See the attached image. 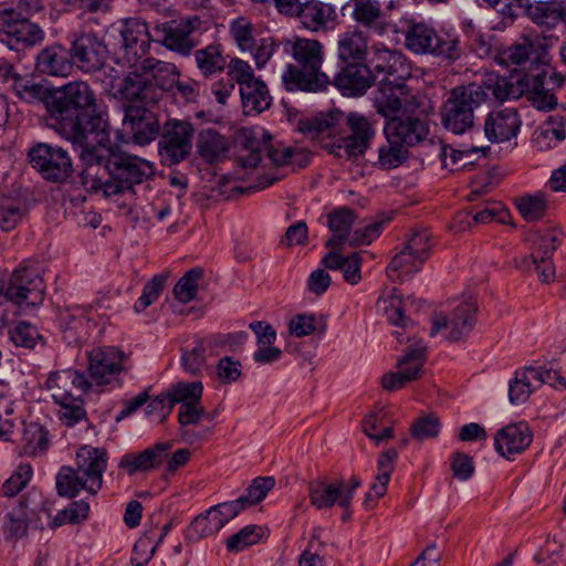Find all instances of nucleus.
<instances>
[{
	"mask_svg": "<svg viewBox=\"0 0 566 566\" xmlns=\"http://www.w3.org/2000/svg\"><path fill=\"white\" fill-rule=\"evenodd\" d=\"M562 237V232L556 229L537 231L532 243L531 255L523 258L518 266L528 270L533 265L542 282L549 283L554 281L555 266L552 256L560 244Z\"/></svg>",
	"mask_w": 566,
	"mask_h": 566,
	"instance_id": "4468645a",
	"label": "nucleus"
},
{
	"mask_svg": "<svg viewBox=\"0 0 566 566\" xmlns=\"http://www.w3.org/2000/svg\"><path fill=\"white\" fill-rule=\"evenodd\" d=\"M230 32L238 48L244 52L252 49L258 40L254 35L253 24L244 18H239L231 23Z\"/></svg>",
	"mask_w": 566,
	"mask_h": 566,
	"instance_id": "0e129e2a",
	"label": "nucleus"
},
{
	"mask_svg": "<svg viewBox=\"0 0 566 566\" xmlns=\"http://www.w3.org/2000/svg\"><path fill=\"white\" fill-rule=\"evenodd\" d=\"M343 479L331 482L316 480L308 485V497L311 504L317 510H328L335 504L340 506L343 495Z\"/></svg>",
	"mask_w": 566,
	"mask_h": 566,
	"instance_id": "473e14b6",
	"label": "nucleus"
},
{
	"mask_svg": "<svg viewBox=\"0 0 566 566\" xmlns=\"http://www.w3.org/2000/svg\"><path fill=\"white\" fill-rule=\"evenodd\" d=\"M9 80H12V88L18 97L27 102H32L41 98L44 92L43 85L33 82V80L23 77L12 70V74L9 75Z\"/></svg>",
	"mask_w": 566,
	"mask_h": 566,
	"instance_id": "680f3d73",
	"label": "nucleus"
},
{
	"mask_svg": "<svg viewBox=\"0 0 566 566\" xmlns=\"http://www.w3.org/2000/svg\"><path fill=\"white\" fill-rule=\"evenodd\" d=\"M510 17L526 15L533 23L546 30L562 24V0H513L506 6Z\"/></svg>",
	"mask_w": 566,
	"mask_h": 566,
	"instance_id": "aec40b11",
	"label": "nucleus"
},
{
	"mask_svg": "<svg viewBox=\"0 0 566 566\" xmlns=\"http://www.w3.org/2000/svg\"><path fill=\"white\" fill-rule=\"evenodd\" d=\"M389 85V90H382V83H379L378 96L376 97V107L379 114L389 120L398 119L396 116L401 111L403 103L407 102L408 88L403 81V88L398 90Z\"/></svg>",
	"mask_w": 566,
	"mask_h": 566,
	"instance_id": "58836bf2",
	"label": "nucleus"
},
{
	"mask_svg": "<svg viewBox=\"0 0 566 566\" xmlns=\"http://www.w3.org/2000/svg\"><path fill=\"white\" fill-rule=\"evenodd\" d=\"M166 280V274H158L146 283V285L143 289L140 297L136 301L134 305V310L136 313L144 312L148 306L154 304L159 298L165 287Z\"/></svg>",
	"mask_w": 566,
	"mask_h": 566,
	"instance_id": "052dcab7",
	"label": "nucleus"
},
{
	"mask_svg": "<svg viewBox=\"0 0 566 566\" xmlns=\"http://www.w3.org/2000/svg\"><path fill=\"white\" fill-rule=\"evenodd\" d=\"M117 32L118 59L127 66H136L149 50L150 34L146 22L130 18L125 20Z\"/></svg>",
	"mask_w": 566,
	"mask_h": 566,
	"instance_id": "2eb2a0df",
	"label": "nucleus"
},
{
	"mask_svg": "<svg viewBox=\"0 0 566 566\" xmlns=\"http://www.w3.org/2000/svg\"><path fill=\"white\" fill-rule=\"evenodd\" d=\"M203 272L200 268H195L185 273L174 287L176 300L181 303H188L195 300L198 291V283L202 279Z\"/></svg>",
	"mask_w": 566,
	"mask_h": 566,
	"instance_id": "4d7b16f0",
	"label": "nucleus"
},
{
	"mask_svg": "<svg viewBox=\"0 0 566 566\" xmlns=\"http://www.w3.org/2000/svg\"><path fill=\"white\" fill-rule=\"evenodd\" d=\"M367 66L375 76L382 75L380 83L385 91L389 90L391 84L392 87L402 90L403 81L410 76V66L406 57L399 51L389 49L384 43H375L370 46Z\"/></svg>",
	"mask_w": 566,
	"mask_h": 566,
	"instance_id": "9b49d317",
	"label": "nucleus"
},
{
	"mask_svg": "<svg viewBox=\"0 0 566 566\" xmlns=\"http://www.w3.org/2000/svg\"><path fill=\"white\" fill-rule=\"evenodd\" d=\"M484 104V93L475 83L453 87L441 107L442 126L454 135L473 132L475 109Z\"/></svg>",
	"mask_w": 566,
	"mask_h": 566,
	"instance_id": "39448f33",
	"label": "nucleus"
},
{
	"mask_svg": "<svg viewBox=\"0 0 566 566\" xmlns=\"http://www.w3.org/2000/svg\"><path fill=\"white\" fill-rule=\"evenodd\" d=\"M124 353L115 347H98L88 354V373L92 385H106L120 373Z\"/></svg>",
	"mask_w": 566,
	"mask_h": 566,
	"instance_id": "5701e85b",
	"label": "nucleus"
},
{
	"mask_svg": "<svg viewBox=\"0 0 566 566\" xmlns=\"http://www.w3.org/2000/svg\"><path fill=\"white\" fill-rule=\"evenodd\" d=\"M403 34L406 48L413 53L432 54L450 61L460 59L462 54L458 35L438 34L426 23L410 21Z\"/></svg>",
	"mask_w": 566,
	"mask_h": 566,
	"instance_id": "0eeeda50",
	"label": "nucleus"
},
{
	"mask_svg": "<svg viewBox=\"0 0 566 566\" xmlns=\"http://www.w3.org/2000/svg\"><path fill=\"white\" fill-rule=\"evenodd\" d=\"M78 474L87 484V492L96 494L103 485V474L107 468V452L102 448L84 446L76 452Z\"/></svg>",
	"mask_w": 566,
	"mask_h": 566,
	"instance_id": "4be33fe9",
	"label": "nucleus"
},
{
	"mask_svg": "<svg viewBox=\"0 0 566 566\" xmlns=\"http://www.w3.org/2000/svg\"><path fill=\"white\" fill-rule=\"evenodd\" d=\"M385 135L397 138L405 147H412L422 143L428 134L427 122L418 117L388 120L384 128Z\"/></svg>",
	"mask_w": 566,
	"mask_h": 566,
	"instance_id": "c756f323",
	"label": "nucleus"
},
{
	"mask_svg": "<svg viewBox=\"0 0 566 566\" xmlns=\"http://www.w3.org/2000/svg\"><path fill=\"white\" fill-rule=\"evenodd\" d=\"M90 504L84 501H74L66 509L60 511L53 518V526L63 524H80L88 517Z\"/></svg>",
	"mask_w": 566,
	"mask_h": 566,
	"instance_id": "e2e57ef3",
	"label": "nucleus"
},
{
	"mask_svg": "<svg viewBox=\"0 0 566 566\" xmlns=\"http://www.w3.org/2000/svg\"><path fill=\"white\" fill-rule=\"evenodd\" d=\"M475 85L484 93V103L490 95L497 102H504L516 96L512 82L499 74L490 73L481 83H475Z\"/></svg>",
	"mask_w": 566,
	"mask_h": 566,
	"instance_id": "37998d69",
	"label": "nucleus"
},
{
	"mask_svg": "<svg viewBox=\"0 0 566 566\" xmlns=\"http://www.w3.org/2000/svg\"><path fill=\"white\" fill-rule=\"evenodd\" d=\"M244 509L238 500L219 503L208 510L214 526L221 530L227 523L238 516Z\"/></svg>",
	"mask_w": 566,
	"mask_h": 566,
	"instance_id": "338daca9",
	"label": "nucleus"
},
{
	"mask_svg": "<svg viewBox=\"0 0 566 566\" xmlns=\"http://www.w3.org/2000/svg\"><path fill=\"white\" fill-rule=\"evenodd\" d=\"M533 381L535 380L531 373V367H524L516 370L514 377L509 382L510 402L512 405L526 402L537 387Z\"/></svg>",
	"mask_w": 566,
	"mask_h": 566,
	"instance_id": "79ce46f5",
	"label": "nucleus"
},
{
	"mask_svg": "<svg viewBox=\"0 0 566 566\" xmlns=\"http://www.w3.org/2000/svg\"><path fill=\"white\" fill-rule=\"evenodd\" d=\"M56 491L60 496L73 499L82 490L87 492V484L72 467H62L56 474Z\"/></svg>",
	"mask_w": 566,
	"mask_h": 566,
	"instance_id": "de8ad7c7",
	"label": "nucleus"
},
{
	"mask_svg": "<svg viewBox=\"0 0 566 566\" xmlns=\"http://www.w3.org/2000/svg\"><path fill=\"white\" fill-rule=\"evenodd\" d=\"M87 308L83 306H73L61 314V325L65 338L71 342H77L82 337V332L88 324L86 318Z\"/></svg>",
	"mask_w": 566,
	"mask_h": 566,
	"instance_id": "49530a36",
	"label": "nucleus"
},
{
	"mask_svg": "<svg viewBox=\"0 0 566 566\" xmlns=\"http://www.w3.org/2000/svg\"><path fill=\"white\" fill-rule=\"evenodd\" d=\"M296 11L294 17L306 30L312 32L333 30L337 23L335 7L319 0H306Z\"/></svg>",
	"mask_w": 566,
	"mask_h": 566,
	"instance_id": "cd10ccee",
	"label": "nucleus"
},
{
	"mask_svg": "<svg viewBox=\"0 0 566 566\" xmlns=\"http://www.w3.org/2000/svg\"><path fill=\"white\" fill-rule=\"evenodd\" d=\"M96 78L102 83L103 88L114 98L125 102L138 101V92L145 82L140 80L139 71H132L124 75L120 66H113L103 63V66L96 70Z\"/></svg>",
	"mask_w": 566,
	"mask_h": 566,
	"instance_id": "6ab92c4d",
	"label": "nucleus"
},
{
	"mask_svg": "<svg viewBox=\"0 0 566 566\" xmlns=\"http://www.w3.org/2000/svg\"><path fill=\"white\" fill-rule=\"evenodd\" d=\"M70 52L73 65L86 73L101 69L107 56L106 45L94 33L76 35Z\"/></svg>",
	"mask_w": 566,
	"mask_h": 566,
	"instance_id": "412c9836",
	"label": "nucleus"
},
{
	"mask_svg": "<svg viewBox=\"0 0 566 566\" xmlns=\"http://www.w3.org/2000/svg\"><path fill=\"white\" fill-rule=\"evenodd\" d=\"M24 212V203L18 197L2 196L0 197V227L4 231H10L22 219Z\"/></svg>",
	"mask_w": 566,
	"mask_h": 566,
	"instance_id": "603ef678",
	"label": "nucleus"
},
{
	"mask_svg": "<svg viewBox=\"0 0 566 566\" xmlns=\"http://www.w3.org/2000/svg\"><path fill=\"white\" fill-rule=\"evenodd\" d=\"M516 208L528 222L543 218L547 210V200L542 192L526 195L516 199Z\"/></svg>",
	"mask_w": 566,
	"mask_h": 566,
	"instance_id": "6e6d98bb",
	"label": "nucleus"
},
{
	"mask_svg": "<svg viewBox=\"0 0 566 566\" xmlns=\"http://www.w3.org/2000/svg\"><path fill=\"white\" fill-rule=\"evenodd\" d=\"M427 347L422 343L413 344L409 350L398 359V370L410 377L413 381L421 377L427 358Z\"/></svg>",
	"mask_w": 566,
	"mask_h": 566,
	"instance_id": "a18cd8bd",
	"label": "nucleus"
},
{
	"mask_svg": "<svg viewBox=\"0 0 566 566\" xmlns=\"http://www.w3.org/2000/svg\"><path fill=\"white\" fill-rule=\"evenodd\" d=\"M172 448L170 441L158 442L142 452H130L120 458L119 468L125 470L128 475L137 472H147L157 469L167 459L169 450Z\"/></svg>",
	"mask_w": 566,
	"mask_h": 566,
	"instance_id": "c85d7f7f",
	"label": "nucleus"
},
{
	"mask_svg": "<svg viewBox=\"0 0 566 566\" xmlns=\"http://www.w3.org/2000/svg\"><path fill=\"white\" fill-rule=\"evenodd\" d=\"M193 127L186 120H170L158 143L161 163L172 166L185 160L192 149Z\"/></svg>",
	"mask_w": 566,
	"mask_h": 566,
	"instance_id": "f3484780",
	"label": "nucleus"
},
{
	"mask_svg": "<svg viewBox=\"0 0 566 566\" xmlns=\"http://www.w3.org/2000/svg\"><path fill=\"white\" fill-rule=\"evenodd\" d=\"M45 386L54 403L57 416L67 427H73L86 418L82 396L92 388V381L83 371L67 368L49 375Z\"/></svg>",
	"mask_w": 566,
	"mask_h": 566,
	"instance_id": "20e7f679",
	"label": "nucleus"
},
{
	"mask_svg": "<svg viewBox=\"0 0 566 566\" xmlns=\"http://www.w3.org/2000/svg\"><path fill=\"white\" fill-rule=\"evenodd\" d=\"M95 96L87 83L70 82L46 102L50 126L77 150L87 143L108 142L107 120L101 113L80 111L94 104Z\"/></svg>",
	"mask_w": 566,
	"mask_h": 566,
	"instance_id": "f03ea898",
	"label": "nucleus"
},
{
	"mask_svg": "<svg viewBox=\"0 0 566 566\" xmlns=\"http://www.w3.org/2000/svg\"><path fill=\"white\" fill-rule=\"evenodd\" d=\"M195 60L198 69L205 76L221 72L226 66V59L220 44H209L196 51Z\"/></svg>",
	"mask_w": 566,
	"mask_h": 566,
	"instance_id": "c03bdc74",
	"label": "nucleus"
},
{
	"mask_svg": "<svg viewBox=\"0 0 566 566\" xmlns=\"http://www.w3.org/2000/svg\"><path fill=\"white\" fill-rule=\"evenodd\" d=\"M348 7L352 8V18L356 23L378 33L384 32L386 23L380 21L382 11L378 0H349Z\"/></svg>",
	"mask_w": 566,
	"mask_h": 566,
	"instance_id": "e433bc0d",
	"label": "nucleus"
},
{
	"mask_svg": "<svg viewBox=\"0 0 566 566\" xmlns=\"http://www.w3.org/2000/svg\"><path fill=\"white\" fill-rule=\"evenodd\" d=\"M0 386L2 387L0 391V439L7 440L15 427L17 418L12 417L14 401L8 397L10 391L8 384L0 381Z\"/></svg>",
	"mask_w": 566,
	"mask_h": 566,
	"instance_id": "13d9d810",
	"label": "nucleus"
},
{
	"mask_svg": "<svg viewBox=\"0 0 566 566\" xmlns=\"http://www.w3.org/2000/svg\"><path fill=\"white\" fill-rule=\"evenodd\" d=\"M424 262L426 261L421 258L410 253L406 249H402L392 258L391 262L387 266L388 276L391 280L403 281L413 273L420 271Z\"/></svg>",
	"mask_w": 566,
	"mask_h": 566,
	"instance_id": "a19ab883",
	"label": "nucleus"
},
{
	"mask_svg": "<svg viewBox=\"0 0 566 566\" xmlns=\"http://www.w3.org/2000/svg\"><path fill=\"white\" fill-rule=\"evenodd\" d=\"M344 113L340 111H331L328 113H321L310 119L300 122V129L303 133L322 135L326 134L333 137L337 134V127L343 124Z\"/></svg>",
	"mask_w": 566,
	"mask_h": 566,
	"instance_id": "ea45409f",
	"label": "nucleus"
},
{
	"mask_svg": "<svg viewBox=\"0 0 566 566\" xmlns=\"http://www.w3.org/2000/svg\"><path fill=\"white\" fill-rule=\"evenodd\" d=\"M23 451L29 455L43 453L49 448V433L36 422H30L23 432Z\"/></svg>",
	"mask_w": 566,
	"mask_h": 566,
	"instance_id": "5fc2aeb1",
	"label": "nucleus"
},
{
	"mask_svg": "<svg viewBox=\"0 0 566 566\" xmlns=\"http://www.w3.org/2000/svg\"><path fill=\"white\" fill-rule=\"evenodd\" d=\"M343 123L356 139L359 140L354 142L349 146L347 145V150H350L352 154H365L376 135L374 124L364 115L355 112H350L347 115L344 114Z\"/></svg>",
	"mask_w": 566,
	"mask_h": 566,
	"instance_id": "72a5a7b5",
	"label": "nucleus"
},
{
	"mask_svg": "<svg viewBox=\"0 0 566 566\" xmlns=\"http://www.w3.org/2000/svg\"><path fill=\"white\" fill-rule=\"evenodd\" d=\"M369 50L368 36L357 28L337 38V59L340 63L367 62Z\"/></svg>",
	"mask_w": 566,
	"mask_h": 566,
	"instance_id": "7c9ffc66",
	"label": "nucleus"
},
{
	"mask_svg": "<svg viewBox=\"0 0 566 566\" xmlns=\"http://www.w3.org/2000/svg\"><path fill=\"white\" fill-rule=\"evenodd\" d=\"M153 106L146 105L142 101L127 102L124 105L123 126L135 144H149L159 134L160 124L151 112Z\"/></svg>",
	"mask_w": 566,
	"mask_h": 566,
	"instance_id": "a211bd4d",
	"label": "nucleus"
},
{
	"mask_svg": "<svg viewBox=\"0 0 566 566\" xmlns=\"http://www.w3.org/2000/svg\"><path fill=\"white\" fill-rule=\"evenodd\" d=\"M44 282L34 268L20 266L8 282L0 286V293L6 301L18 306H38L44 300Z\"/></svg>",
	"mask_w": 566,
	"mask_h": 566,
	"instance_id": "f8f14e48",
	"label": "nucleus"
},
{
	"mask_svg": "<svg viewBox=\"0 0 566 566\" xmlns=\"http://www.w3.org/2000/svg\"><path fill=\"white\" fill-rule=\"evenodd\" d=\"M228 75L239 85L244 114H260L271 106L272 97L266 84L254 75L248 62L241 59L231 60Z\"/></svg>",
	"mask_w": 566,
	"mask_h": 566,
	"instance_id": "1a4fd4ad",
	"label": "nucleus"
},
{
	"mask_svg": "<svg viewBox=\"0 0 566 566\" xmlns=\"http://www.w3.org/2000/svg\"><path fill=\"white\" fill-rule=\"evenodd\" d=\"M377 308L397 327L394 335L399 343L409 342L415 337L413 323L405 315L403 300L396 289L378 298Z\"/></svg>",
	"mask_w": 566,
	"mask_h": 566,
	"instance_id": "393cba45",
	"label": "nucleus"
},
{
	"mask_svg": "<svg viewBox=\"0 0 566 566\" xmlns=\"http://www.w3.org/2000/svg\"><path fill=\"white\" fill-rule=\"evenodd\" d=\"M385 136L386 142L378 148V164L386 169L396 168L406 158V147L397 138Z\"/></svg>",
	"mask_w": 566,
	"mask_h": 566,
	"instance_id": "864d4df0",
	"label": "nucleus"
},
{
	"mask_svg": "<svg viewBox=\"0 0 566 566\" xmlns=\"http://www.w3.org/2000/svg\"><path fill=\"white\" fill-rule=\"evenodd\" d=\"M284 53L291 55L296 64H287L282 73V84L289 92H324L331 80L322 72L324 46L315 39L289 38L280 42Z\"/></svg>",
	"mask_w": 566,
	"mask_h": 566,
	"instance_id": "7ed1b4c3",
	"label": "nucleus"
},
{
	"mask_svg": "<svg viewBox=\"0 0 566 566\" xmlns=\"http://www.w3.org/2000/svg\"><path fill=\"white\" fill-rule=\"evenodd\" d=\"M9 338L18 347L32 349L42 340L38 327L27 321H17L9 328Z\"/></svg>",
	"mask_w": 566,
	"mask_h": 566,
	"instance_id": "3c124183",
	"label": "nucleus"
},
{
	"mask_svg": "<svg viewBox=\"0 0 566 566\" xmlns=\"http://www.w3.org/2000/svg\"><path fill=\"white\" fill-rule=\"evenodd\" d=\"M532 440L533 432L526 422L510 423L495 433L494 448L501 457L512 460L524 452Z\"/></svg>",
	"mask_w": 566,
	"mask_h": 566,
	"instance_id": "a878e982",
	"label": "nucleus"
},
{
	"mask_svg": "<svg viewBox=\"0 0 566 566\" xmlns=\"http://www.w3.org/2000/svg\"><path fill=\"white\" fill-rule=\"evenodd\" d=\"M32 474L33 471L30 464H20L12 475L3 483L1 489L2 494L8 497L17 495L27 486Z\"/></svg>",
	"mask_w": 566,
	"mask_h": 566,
	"instance_id": "69168bd1",
	"label": "nucleus"
},
{
	"mask_svg": "<svg viewBox=\"0 0 566 566\" xmlns=\"http://www.w3.org/2000/svg\"><path fill=\"white\" fill-rule=\"evenodd\" d=\"M24 3H0V41L17 52L40 43L43 31L23 13Z\"/></svg>",
	"mask_w": 566,
	"mask_h": 566,
	"instance_id": "423d86ee",
	"label": "nucleus"
},
{
	"mask_svg": "<svg viewBox=\"0 0 566 566\" xmlns=\"http://www.w3.org/2000/svg\"><path fill=\"white\" fill-rule=\"evenodd\" d=\"M534 48L528 39L512 44L502 52L501 61L506 65H522L527 62Z\"/></svg>",
	"mask_w": 566,
	"mask_h": 566,
	"instance_id": "774afa93",
	"label": "nucleus"
},
{
	"mask_svg": "<svg viewBox=\"0 0 566 566\" xmlns=\"http://www.w3.org/2000/svg\"><path fill=\"white\" fill-rule=\"evenodd\" d=\"M521 127L516 108L505 107L490 112L484 119V135L491 143H503L515 137Z\"/></svg>",
	"mask_w": 566,
	"mask_h": 566,
	"instance_id": "bb28decb",
	"label": "nucleus"
},
{
	"mask_svg": "<svg viewBox=\"0 0 566 566\" xmlns=\"http://www.w3.org/2000/svg\"><path fill=\"white\" fill-rule=\"evenodd\" d=\"M340 70L334 77V85L346 96H361L375 83L367 62L340 63Z\"/></svg>",
	"mask_w": 566,
	"mask_h": 566,
	"instance_id": "b1692460",
	"label": "nucleus"
},
{
	"mask_svg": "<svg viewBox=\"0 0 566 566\" xmlns=\"http://www.w3.org/2000/svg\"><path fill=\"white\" fill-rule=\"evenodd\" d=\"M174 405L180 406L201 402L203 386L200 380L179 381L170 386L167 391Z\"/></svg>",
	"mask_w": 566,
	"mask_h": 566,
	"instance_id": "8fccbe9b",
	"label": "nucleus"
},
{
	"mask_svg": "<svg viewBox=\"0 0 566 566\" xmlns=\"http://www.w3.org/2000/svg\"><path fill=\"white\" fill-rule=\"evenodd\" d=\"M35 67L45 75L67 76L73 70L71 52L62 45L46 46L39 52Z\"/></svg>",
	"mask_w": 566,
	"mask_h": 566,
	"instance_id": "2f4dec72",
	"label": "nucleus"
},
{
	"mask_svg": "<svg viewBox=\"0 0 566 566\" xmlns=\"http://www.w3.org/2000/svg\"><path fill=\"white\" fill-rule=\"evenodd\" d=\"M546 72L525 75L521 83H525L524 93L531 104L538 111L548 112L557 105L556 96L545 87Z\"/></svg>",
	"mask_w": 566,
	"mask_h": 566,
	"instance_id": "f704fd0d",
	"label": "nucleus"
},
{
	"mask_svg": "<svg viewBox=\"0 0 566 566\" xmlns=\"http://www.w3.org/2000/svg\"><path fill=\"white\" fill-rule=\"evenodd\" d=\"M136 71H139L140 80L145 82L138 92V101L146 105H156L165 92L174 90L180 73L178 67L170 62L155 57L144 59Z\"/></svg>",
	"mask_w": 566,
	"mask_h": 566,
	"instance_id": "9d476101",
	"label": "nucleus"
},
{
	"mask_svg": "<svg viewBox=\"0 0 566 566\" xmlns=\"http://www.w3.org/2000/svg\"><path fill=\"white\" fill-rule=\"evenodd\" d=\"M356 216L354 211L347 207L338 208L327 216V226L333 232V237L328 239L326 245L331 249L339 248L344 241H348L349 230L354 224Z\"/></svg>",
	"mask_w": 566,
	"mask_h": 566,
	"instance_id": "4c0bfd02",
	"label": "nucleus"
},
{
	"mask_svg": "<svg viewBox=\"0 0 566 566\" xmlns=\"http://www.w3.org/2000/svg\"><path fill=\"white\" fill-rule=\"evenodd\" d=\"M29 158L32 167L46 180L62 182L72 175V160L60 146L40 143L29 150Z\"/></svg>",
	"mask_w": 566,
	"mask_h": 566,
	"instance_id": "dca6fc26",
	"label": "nucleus"
},
{
	"mask_svg": "<svg viewBox=\"0 0 566 566\" xmlns=\"http://www.w3.org/2000/svg\"><path fill=\"white\" fill-rule=\"evenodd\" d=\"M397 457L398 452L394 448H390L380 454L377 463L378 473L371 485V492L375 493L376 499L385 495Z\"/></svg>",
	"mask_w": 566,
	"mask_h": 566,
	"instance_id": "09e8293b",
	"label": "nucleus"
},
{
	"mask_svg": "<svg viewBox=\"0 0 566 566\" xmlns=\"http://www.w3.org/2000/svg\"><path fill=\"white\" fill-rule=\"evenodd\" d=\"M201 31L202 20L197 14L181 17L154 27L156 41L182 56H188L199 45Z\"/></svg>",
	"mask_w": 566,
	"mask_h": 566,
	"instance_id": "6e6552de",
	"label": "nucleus"
},
{
	"mask_svg": "<svg viewBox=\"0 0 566 566\" xmlns=\"http://www.w3.org/2000/svg\"><path fill=\"white\" fill-rule=\"evenodd\" d=\"M275 481L272 476H260L252 481L249 488L245 491V494L237 499L242 507L245 510L248 506L255 505L260 503L274 488Z\"/></svg>",
	"mask_w": 566,
	"mask_h": 566,
	"instance_id": "bf43d9fd",
	"label": "nucleus"
},
{
	"mask_svg": "<svg viewBox=\"0 0 566 566\" xmlns=\"http://www.w3.org/2000/svg\"><path fill=\"white\" fill-rule=\"evenodd\" d=\"M478 305L473 301H464L448 315L437 313L432 317L430 336L441 335L449 342L463 339L473 329L476 322Z\"/></svg>",
	"mask_w": 566,
	"mask_h": 566,
	"instance_id": "ddd939ff",
	"label": "nucleus"
},
{
	"mask_svg": "<svg viewBox=\"0 0 566 566\" xmlns=\"http://www.w3.org/2000/svg\"><path fill=\"white\" fill-rule=\"evenodd\" d=\"M228 149L226 137L216 129L203 128L199 130L197 136V151L205 163H218L227 156Z\"/></svg>",
	"mask_w": 566,
	"mask_h": 566,
	"instance_id": "c9c22d12",
	"label": "nucleus"
},
{
	"mask_svg": "<svg viewBox=\"0 0 566 566\" xmlns=\"http://www.w3.org/2000/svg\"><path fill=\"white\" fill-rule=\"evenodd\" d=\"M101 143H87L77 149L84 165L81 172L83 185L106 199L133 192L136 185L155 174L151 161Z\"/></svg>",
	"mask_w": 566,
	"mask_h": 566,
	"instance_id": "f257e3e1",
	"label": "nucleus"
}]
</instances>
